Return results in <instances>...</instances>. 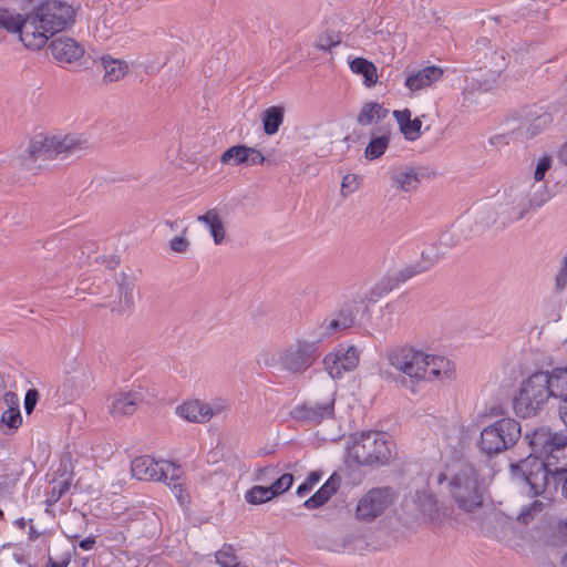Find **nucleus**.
Masks as SVG:
<instances>
[{"label": "nucleus", "mask_w": 567, "mask_h": 567, "mask_svg": "<svg viewBox=\"0 0 567 567\" xmlns=\"http://www.w3.org/2000/svg\"><path fill=\"white\" fill-rule=\"evenodd\" d=\"M548 199L549 193L544 185L522 183L511 186L493 207L478 212L476 224L483 229L492 226L505 227L522 219L532 208L540 207Z\"/></svg>", "instance_id": "obj_1"}, {"label": "nucleus", "mask_w": 567, "mask_h": 567, "mask_svg": "<svg viewBox=\"0 0 567 567\" xmlns=\"http://www.w3.org/2000/svg\"><path fill=\"white\" fill-rule=\"evenodd\" d=\"M75 10L60 0H49L24 17L21 42L31 50L42 49L49 38L74 22Z\"/></svg>", "instance_id": "obj_2"}, {"label": "nucleus", "mask_w": 567, "mask_h": 567, "mask_svg": "<svg viewBox=\"0 0 567 567\" xmlns=\"http://www.w3.org/2000/svg\"><path fill=\"white\" fill-rule=\"evenodd\" d=\"M511 467L514 475L522 474L534 495L544 493L549 485V476L556 485V481L567 474V439L561 437L544 458L530 454Z\"/></svg>", "instance_id": "obj_3"}, {"label": "nucleus", "mask_w": 567, "mask_h": 567, "mask_svg": "<svg viewBox=\"0 0 567 567\" xmlns=\"http://www.w3.org/2000/svg\"><path fill=\"white\" fill-rule=\"evenodd\" d=\"M388 360L396 371L415 381H443L451 379L454 371L449 359L410 347L391 350Z\"/></svg>", "instance_id": "obj_4"}, {"label": "nucleus", "mask_w": 567, "mask_h": 567, "mask_svg": "<svg viewBox=\"0 0 567 567\" xmlns=\"http://www.w3.org/2000/svg\"><path fill=\"white\" fill-rule=\"evenodd\" d=\"M89 147L86 138L80 134L51 135L38 134L29 144L17 150L12 156L16 166L31 169L35 162L68 157L78 154Z\"/></svg>", "instance_id": "obj_5"}, {"label": "nucleus", "mask_w": 567, "mask_h": 567, "mask_svg": "<svg viewBox=\"0 0 567 567\" xmlns=\"http://www.w3.org/2000/svg\"><path fill=\"white\" fill-rule=\"evenodd\" d=\"M320 346L318 340L308 332L305 336L297 337L290 343L280 349L272 363L266 361L267 365H274L279 371L290 375H301L306 373L320 358Z\"/></svg>", "instance_id": "obj_6"}, {"label": "nucleus", "mask_w": 567, "mask_h": 567, "mask_svg": "<svg viewBox=\"0 0 567 567\" xmlns=\"http://www.w3.org/2000/svg\"><path fill=\"white\" fill-rule=\"evenodd\" d=\"M133 477L141 481H164L181 504L187 502L182 470L169 461H155L148 455L134 458L131 463Z\"/></svg>", "instance_id": "obj_7"}, {"label": "nucleus", "mask_w": 567, "mask_h": 567, "mask_svg": "<svg viewBox=\"0 0 567 567\" xmlns=\"http://www.w3.org/2000/svg\"><path fill=\"white\" fill-rule=\"evenodd\" d=\"M484 484L472 464H462L449 478V493L456 506L474 512L483 504Z\"/></svg>", "instance_id": "obj_8"}, {"label": "nucleus", "mask_w": 567, "mask_h": 567, "mask_svg": "<svg viewBox=\"0 0 567 567\" xmlns=\"http://www.w3.org/2000/svg\"><path fill=\"white\" fill-rule=\"evenodd\" d=\"M551 393L546 371H537L522 381L518 392L513 398V409L519 417L537 415L547 404Z\"/></svg>", "instance_id": "obj_9"}, {"label": "nucleus", "mask_w": 567, "mask_h": 567, "mask_svg": "<svg viewBox=\"0 0 567 567\" xmlns=\"http://www.w3.org/2000/svg\"><path fill=\"white\" fill-rule=\"evenodd\" d=\"M392 442L383 432H362L355 436L348 447L351 461L359 465L385 464L392 456Z\"/></svg>", "instance_id": "obj_10"}, {"label": "nucleus", "mask_w": 567, "mask_h": 567, "mask_svg": "<svg viewBox=\"0 0 567 567\" xmlns=\"http://www.w3.org/2000/svg\"><path fill=\"white\" fill-rule=\"evenodd\" d=\"M520 436V425L514 419H501L481 432L480 449L488 456L512 447Z\"/></svg>", "instance_id": "obj_11"}, {"label": "nucleus", "mask_w": 567, "mask_h": 567, "mask_svg": "<svg viewBox=\"0 0 567 567\" xmlns=\"http://www.w3.org/2000/svg\"><path fill=\"white\" fill-rule=\"evenodd\" d=\"M501 73L493 70H476L464 76L462 87L463 105L484 107V96L499 86Z\"/></svg>", "instance_id": "obj_12"}, {"label": "nucleus", "mask_w": 567, "mask_h": 567, "mask_svg": "<svg viewBox=\"0 0 567 567\" xmlns=\"http://www.w3.org/2000/svg\"><path fill=\"white\" fill-rule=\"evenodd\" d=\"M394 492L390 487H375L368 491L355 507V517L361 522H372L381 516L394 502Z\"/></svg>", "instance_id": "obj_13"}, {"label": "nucleus", "mask_w": 567, "mask_h": 567, "mask_svg": "<svg viewBox=\"0 0 567 567\" xmlns=\"http://www.w3.org/2000/svg\"><path fill=\"white\" fill-rule=\"evenodd\" d=\"M334 412V390L321 402H305L295 406L291 416L297 421L319 423L322 420L331 419Z\"/></svg>", "instance_id": "obj_14"}, {"label": "nucleus", "mask_w": 567, "mask_h": 567, "mask_svg": "<svg viewBox=\"0 0 567 567\" xmlns=\"http://www.w3.org/2000/svg\"><path fill=\"white\" fill-rule=\"evenodd\" d=\"M359 360V350L355 347L340 348L324 357L323 368L332 379H340L344 372L354 370Z\"/></svg>", "instance_id": "obj_15"}, {"label": "nucleus", "mask_w": 567, "mask_h": 567, "mask_svg": "<svg viewBox=\"0 0 567 567\" xmlns=\"http://www.w3.org/2000/svg\"><path fill=\"white\" fill-rule=\"evenodd\" d=\"M292 483V474L285 473L279 475V477L269 485H256L251 487L247 491L245 498L250 504H262L288 491Z\"/></svg>", "instance_id": "obj_16"}, {"label": "nucleus", "mask_w": 567, "mask_h": 567, "mask_svg": "<svg viewBox=\"0 0 567 567\" xmlns=\"http://www.w3.org/2000/svg\"><path fill=\"white\" fill-rule=\"evenodd\" d=\"M405 87L415 93L425 90L439 82L443 76V70L439 66L429 65L419 70L405 69Z\"/></svg>", "instance_id": "obj_17"}, {"label": "nucleus", "mask_w": 567, "mask_h": 567, "mask_svg": "<svg viewBox=\"0 0 567 567\" xmlns=\"http://www.w3.org/2000/svg\"><path fill=\"white\" fill-rule=\"evenodd\" d=\"M143 400L141 391L117 392L111 398L109 412L113 417L132 415Z\"/></svg>", "instance_id": "obj_18"}, {"label": "nucleus", "mask_w": 567, "mask_h": 567, "mask_svg": "<svg viewBox=\"0 0 567 567\" xmlns=\"http://www.w3.org/2000/svg\"><path fill=\"white\" fill-rule=\"evenodd\" d=\"M422 176L421 169L413 166H396L390 171L392 186L404 193L414 192L420 186Z\"/></svg>", "instance_id": "obj_19"}, {"label": "nucleus", "mask_w": 567, "mask_h": 567, "mask_svg": "<svg viewBox=\"0 0 567 567\" xmlns=\"http://www.w3.org/2000/svg\"><path fill=\"white\" fill-rule=\"evenodd\" d=\"M553 123V116L548 112L530 114L529 117L519 124L515 135L519 140H529L544 132Z\"/></svg>", "instance_id": "obj_20"}, {"label": "nucleus", "mask_w": 567, "mask_h": 567, "mask_svg": "<svg viewBox=\"0 0 567 567\" xmlns=\"http://www.w3.org/2000/svg\"><path fill=\"white\" fill-rule=\"evenodd\" d=\"M50 48L54 59L61 63H72L84 53L83 48L70 38H56L51 42Z\"/></svg>", "instance_id": "obj_21"}, {"label": "nucleus", "mask_w": 567, "mask_h": 567, "mask_svg": "<svg viewBox=\"0 0 567 567\" xmlns=\"http://www.w3.org/2000/svg\"><path fill=\"white\" fill-rule=\"evenodd\" d=\"M525 437L528 440L534 453L545 456L548 453V450H550L551 446H555L563 436L551 433L549 429L539 427L532 434L526 433Z\"/></svg>", "instance_id": "obj_22"}, {"label": "nucleus", "mask_w": 567, "mask_h": 567, "mask_svg": "<svg viewBox=\"0 0 567 567\" xmlns=\"http://www.w3.org/2000/svg\"><path fill=\"white\" fill-rule=\"evenodd\" d=\"M196 220L208 229L215 245H221L226 238L224 221L217 208H210L205 214L198 215Z\"/></svg>", "instance_id": "obj_23"}, {"label": "nucleus", "mask_w": 567, "mask_h": 567, "mask_svg": "<svg viewBox=\"0 0 567 567\" xmlns=\"http://www.w3.org/2000/svg\"><path fill=\"white\" fill-rule=\"evenodd\" d=\"M393 116L405 140L416 141L421 136L422 122L419 117L412 120V113L409 109L394 111Z\"/></svg>", "instance_id": "obj_24"}, {"label": "nucleus", "mask_w": 567, "mask_h": 567, "mask_svg": "<svg viewBox=\"0 0 567 567\" xmlns=\"http://www.w3.org/2000/svg\"><path fill=\"white\" fill-rule=\"evenodd\" d=\"M340 482V476L332 474L327 482L303 503V506L308 509H315L322 506L338 491Z\"/></svg>", "instance_id": "obj_25"}, {"label": "nucleus", "mask_w": 567, "mask_h": 567, "mask_svg": "<svg viewBox=\"0 0 567 567\" xmlns=\"http://www.w3.org/2000/svg\"><path fill=\"white\" fill-rule=\"evenodd\" d=\"M442 255L436 251L434 247L422 251V261L403 268L400 274V280L406 281L410 278L422 274L432 268L440 259Z\"/></svg>", "instance_id": "obj_26"}, {"label": "nucleus", "mask_w": 567, "mask_h": 567, "mask_svg": "<svg viewBox=\"0 0 567 567\" xmlns=\"http://www.w3.org/2000/svg\"><path fill=\"white\" fill-rule=\"evenodd\" d=\"M179 417L195 423L208 422L206 403L200 400L185 402L176 408Z\"/></svg>", "instance_id": "obj_27"}, {"label": "nucleus", "mask_w": 567, "mask_h": 567, "mask_svg": "<svg viewBox=\"0 0 567 567\" xmlns=\"http://www.w3.org/2000/svg\"><path fill=\"white\" fill-rule=\"evenodd\" d=\"M546 372L551 396L559 399L560 402L567 400V367L554 368Z\"/></svg>", "instance_id": "obj_28"}, {"label": "nucleus", "mask_w": 567, "mask_h": 567, "mask_svg": "<svg viewBox=\"0 0 567 567\" xmlns=\"http://www.w3.org/2000/svg\"><path fill=\"white\" fill-rule=\"evenodd\" d=\"M389 114V111L378 102L364 103L358 114L357 121L362 126L378 124L384 120Z\"/></svg>", "instance_id": "obj_29"}, {"label": "nucleus", "mask_w": 567, "mask_h": 567, "mask_svg": "<svg viewBox=\"0 0 567 567\" xmlns=\"http://www.w3.org/2000/svg\"><path fill=\"white\" fill-rule=\"evenodd\" d=\"M351 327V320L350 319H340V317L333 318L329 321L324 320L322 323H320L317 328L311 330L309 333L313 337L315 340H318V343L320 344L321 341L333 333L338 332L339 330H343Z\"/></svg>", "instance_id": "obj_30"}, {"label": "nucleus", "mask_w": 567, "mask_h": 567, "mask_svg": "<svg viewBox=\"0 0 567 567\" xmlns=\"http://www.w3.org/2000/svg\"><path fill=\"white\" fill-rule=\"evenodd\" d=\"M391 135L389 131L382 130L380 134L373 133L364 150V156L369 161L380 158L389 147Z\"/></svg>", "instance_id": "obj_31"}, {"label": "nucleus", "mask_w": 567, "mask_h": 567, "mask_svg": "<svg viewBox=\"0 0 567 567\" xmlns=\"http://www.w3.org/2000/svg\"><path fill=\"white\" fill-rule=\"evenodd\" d=\"M101 64L104 69V80L107 82L120 81L130 70V66L125 61L113 59L111 56L101 58Z\"/></svg>", "instance_id": "obj_32"}, {"label": "nucleus", "mask_w": 567, "mask_h": 567, "mask_svg": "<svg viewBox=\"0 0 567 567\" xmlns=\"http://www.w3.org/2000/svg\"><path fill=\"white\" fill-rule=\"evenodd\" d=\"M350 70L363 76L365 86L371 87L378 82V72L375 65L363 58H355L349 63Z\"/></svg>", "instance_id": "obj_33"}, {"label": "nucleus", "mask_w": 567, "mask_h": 567, "mask_svg": "<svg viewBox=\"0 0 567 567\" xmlns=\"http://www.w3.org/2000/svg\"><path fill=\"white\" fill-rule=\"evenodd\" d=\"M284 109L281 106H271L267 109L262 116L264 131L268 135H274L278 132L284 122Z\"/></svg>", "instance_id": "obj_34"}, {"label": "nucleus", "mask_w": 567, "mask_h": 567, "mask_svg": "<svg viewBox=\"0 0 567 567\" xmlns=\"http://www.w3.org/2000/svg\"><path fill=\"white\" fill-rule=\"evenodd\" d=\"M248 146L235 145L227 148L220 156V162L226 165H247Z\"/></svg>", "instance_id": "obj_35"}, {"label": "nucleus", "mask_w": 567, "mask_h": 567, "mask_svg": "<svg viewBox=\"0 0 567 567\" xmlns=\"http://www.w3.org/2000/svg\"><path fill=\"white\" fill-rule=\"evenodd\" d=\"M22 24H24V18H21V16L14 17L9 11L0 8V29L19 33L21 40Z\"/></svg>", "instance_id": "obj_36"}, {"label": "nucleus", "mask_w": 567, "mask_h": 567, "mask_svg": "<svg viewBox=\"0 0 567 567\" xmlns=\"http://www.w3.org/2000/svg\"><path fill=\"white\" fill-rule=\"evenodd\" d=\"M22 424V416L20 410H4L0 416V429L3 433L8 434L20 427Z\"/></svg>", "instance_id": "obj_37"}, {"label": "nucleus", "mask_w": 567, "mask_h": 567, "mask_svg": "<svg viewBox=\"0 0 567 567\" xmlns=\"http://www.w3.org/2000/svg\"><path fill=\"white\" fill-rule=\"evenodd\" d=\"M341 43V37L332 31H326L321 33L316 40V48L321 51H330L332 48L338 47Z\"/></svg>", "instance_id": "obj_38"}, {"label": "nucleus", "mask_w": 567, "mask_h": 567, "mask_svg": "<svg viewBox=\"0 0 567 567\" xmlns=\"http://www.w3.org/2000/svg\"><path fill=\"white\" fill-rule=\"evenodd\" d=\"M416 504L420 508V511L424 514V515H427V516H433L434 513H435V498L434 496L426 492V491H423L421 493H416Z\"/></svg>", "instance_id": "obj_39"}, {"label": "nucleus", "mask_w": 567, "mask_h": 567, "mask_svg": "<svg viewBox=\"0 0 567 567\" xmlns=\"http://www.w3.org/2000/svg\"><path fill=\"white\" fill-rule=\"evenodd\" d=\"M551 166V157L548 155H543L536 165L535 172H534V183H526L527 185H546L543 182L545 174L548 172V169Z\"/></svg>", "instance_id": "obj_40"}, {"label": "nucleus", "mask_w": 567, "mask_h": 567, "mask_svg": "<svg viewBox=\"0 0 567 567\" xmlns=\"http://www.w3.org/2000/svg\"><path fill=\"white\" fill-rule=\"evenodd\" d=\"M120 305L123 313L132 310L134 306V288L128 284L120 286Z\"/></svg>", "instance_id": "obj_41"}, {"label": "nucleus", "mask_w": 567, "mask_h": 567, "mask_svg": "<svg viewBox=\"0 0 567 567\" xmlns=\"http://www.w3.org/2000/svg\"><path fill=\"white\" fill-rule=\"evenodd\" d=\"M216 563L221 567H233L236 565H240L237 561V558L234 554V549L231 546H224L220 550H218L215 555Z\"/></svg>", "instance_id": "obj_42"}, {"label": "nucleus", "mask_w": 567, "mask_h": 567, "mask_svg": "<svg viewBox=\"0 0 567 567\" xmlns=\"http://www.w3.org/2000/svg\"><path fill=\"white\" fill-rule=\"evenodd\" d=\"M229 402L225 399L218 398L212 401V403H206V410L208 413V421L214 417L218 416L229 410Z\"/></svg>", "instance_id": "obj_43"}, {"label": "nucleus", "mask_w": 567, "mask_h": 567, "mask_svg": "<svg viewBox=\"0 0 567 567\" xmlns=\"http://www.w3.org/2000/svg\"><path fill=\"white\" fill-rule=\"evenodd\" d=\"M186 231H187V228H184V229L182 230V235H181V236L174 237V238L169 241V248H171L174 252L184 254V252H186V251H187V249L189 248L190 243H189V240L185 237Z\"/></svg>", "instance_id": "obj_44"}, {"label": "nucleus", "mask_w": 567, "mask_h": 567, "mask_svg": "<svg viewBox=\"0 0 567 567\" xmlns=\"http://www.w3.org/2000/svg\"><path fill=\"white\" fill-rule=\"evenodd\" d=\"M321 474L318 472H312L308 476L307 481L303 482L301 485L298 486L296 493L299 497H303L306 494H308L312 487L320 481Z\"/></svg>", "instance_id": "obj_45"}, {"label": "nucleus", "mask_w": 567, "mask_h": 567, "mask_svg": "<svg viewBox=\"0 0 567 567\" xmlns=\"http://www.w3.org/2000/svg\"><path fill=\"white\" fill-rule=\"evenodd\" d=\"M359 187V177L354 174H348L342 178L341 193L343 196H348L357 190Z\"/></svg>", "instance_id": "obj_46"}, {"label": "nucleus", "mask_w": 567, "mask_h": 567, "mask_svg": "<svg viewBox=\"0 0 567 567\" xmlns=\"http://www.w3.org/2000/svg\"><path fill=\"white\" fill-rule=\"evenodd\" d=\"M278 474H279V472H278L277 467L267 466V467L258 470L256 480L264 484H269L271 481L275 482V480L279 477Z\"/></svg>", "instance_id": "obj_47"}, {"label": "nucleus", "mask_w": 567, "mask_h": 567, "mask_svg": "<svg viewBox=\"0 0 567 567\" xmlns=\"http://www.w3.org/2000/svg\"><path fill=\"white\" fill-rule=\"evenodd\" d=\"M557 290H564L567 286V256L563 259L560 268L555 277Z\"/></svg>", "instance_id": "obj_48"}, {"label": "nucleus", "mask_w": 567, "mask_h": 567, "mask_svg": "<svg viewBox=\"0 0 567 567\" xmlns=\"http://www.w3.org/2000/svg\"><path fill=\"white\" fill-rule=\"evenodd\" d=\"M39 393L35 389H30L25 393L24 398V410L27 414H31L37 402H38Z\"/></svg>", "instance_id": "obj_49"}, {"label": "nucleus", "mask_w": 567, "mask_h": 567, "mask_svg": "<svg viewBox=\"0 0 567 567\" xmlns=\"http://www.w3.org/2000/svg\"><path fill=\"white\" fill-rule=\"evenodd\" d=\"M265 161H266V157L261 154L260 151L248 146L247 165H251V166L259 165V164H264Z\"/></svg>", "instance_id": "obj_50"}, {"label": "nucleus", "mask_w": 567, "mask_h": 567, "mask_svg": "<svg viewBox=\"0 0 567 567\" xmlns=\"http://www.w3.org/2000/svg\"><path fill=\"white\" fill-rule=\"evenodd\" d=\"M358 312H359V308L357 305H347L340 309L338 317H340V319H346V318L350 319L351 326H352Z\"/></svg>", "instance_id": "obj_51"}, {"label": "nucleus", "mask_w": 567, "mask_h": 567, "mask_svg": "<svg viewBox=\"0 0 567 567\" xmlns=\"http://www.w3.org/2000/svg\"><path fill=\"white\" fill-rule=\"evenodd\" d=\"M2 401L6 405V410H20L19 398L16 393L8 391L3 394Z\"/></svg>", "instance_id": "obj_52"}, {"label": "nucleus", "mask_w": 567, "mask_h": 567, "mask_svg": "<svg viewBox=\"0 0 567 567\" xmlns=\"http://www.w3.org/2000/svg\"><path fill=\"white\" fill-rule=\"evenodd\" d=\"M532 511H542V503H539V502H534V503H533V505H532L530 507H528V508H524V509L519 513V515H518L517 519H518L520 523H523V524H528V523H529V520L532 519V517H530V512H532Z\"/></svg>", "instance_id": "obj_53"}, {"label": "nucleus", "mask_w": 567, "mask_h": 567, "mask_svg": "<svg viewBox=\"0 0 567 567\" xmlns=\"http://www.w3.org/2000/svg\"><path fill=\"white\" fill-rule=\"evenodd\" d=\"M454 231H447L441 235L439 243L441 246L453 247L457 244V239H454Z\"/></svg>", "instance_id": "obj_54"}, {"label": "nucleus", "mask_w": 567, "mask_h": 567, "mask_svg": "<svg viewBox=\"0 0 567 567\" xmlns=\"http://www.w3.org/2000/svg\"><path fill=\"white\" fill-rule=\"evenodd\" d=\"M557 534L558 536L567 540V519L558 520Z\"/></svg>", "instance_id": "obj_55"}, {"label": "nucleus", "mask_w": 567, "mask_h": 567, "mask_svg": "<svg viewBox=\"0 0 567 567\" xmlns=\"http://www.w3.org/2000/svg\"><path fill=\"white\" fill-rule=\"evenodd\" d=\"M95 544L94 537H87L79 543V547L83 550H91Z\"/></svg>", "instance_id": "obj_56"}, {"label": "nucleus", "mask_w": 567, "mask_h": 567, "mask_svg": "<svg viewBox=\"0 0 567 567\" xmlns=\"http://www.w3.org/2000/svg\"><path fill=\"white\" fill-rule=\"evenodd\" d=\"M559 159L567 165V142L561 145L558 152Z\"/></svg>", "instance_id": "obj_57"}, {"label": "nucleus", "mask_w": 567, "mask_h": 567, "mask_svg": "<svg viewBox=\"0 0 567 567\" xmlns=\"http://www.w3.org/2000/svg\"><path fill=\"white\" fill-rule=\"evenodd\" d=\"M385 310L389 312H394L400 310V302H390L385 306Z\"/></svg>", "instance_id": "obj_58"}, {"label": "nucleus", "mask_w": 567, "mask_h": 567, "mask_svg": "<svg viewBox=\"0 0 567 567\" xmlns=\"http://www.w3.org/2000/svg\"><path fill=\"white\" fill-rule=\"evenodd\" d=\"M165 225L172 230L175 231L179 228L178 220H166Z\"/></svg>", "instance_id": "obj_59"}, {"label": "nucleus", "mask_w": 567, "mask_h": 567, "mask_svg": "<svg viewBox=\"0 0 567 567\" xmlns=\"http://www.w3.org/2000/svg\"><path fill=\"white\" fill-rule=\"evenodd\" d=\"M493 413H494V415H502V414H504V410L501 406H497V408L493 409Z\"/></svg>", "instance_id": "obj_60"}, {"label": "nucleus", "mask_w": 567, "mask_h": 567, "mask_svg": "<svg viewBox=\"0 0 567 567\" xmlns=\"http://www.w3.org/2000/svg\"><path fill=\"white\" fill-rule=\"evenodd\" d=\"M47 567H65V564L62 565V564L50 560Z\"/></svg>", "instance_id": "obj_61"}, {"label": "nucleus", "mask_w": 567, "mask_h": 567, "mask_svg": "<svg viewBox=\"0 0 567 567\" xmlns=\"http://www.w3.org/2000/svg\"><path fill=\"white\" fill-rule=\"evenodd\" d=\"M560 567H567V554L561 557Z\"/></svg>", "instance_id": "obj_62"}, {"label": "nucleus", "mask_w": 567, "mask_h": 567, "mask_svg": "<svg viewBox=\"0 0 567 567\" xmlns=\"http://www.w3.org/2000/svg\"><path fill=\"white\" fill-rule=\"evenodd\" d=\"M81 374H82V377H83L84 379H87V375H86V371H85V370H82V371H81Z\"/></svg>", "instance_id": "obj_63"}, {"label": "nucleus", "mask_w": 567, "mask_h": 567, "mask_svg": "<svg viewBox=\"0 0 567 567\" xmlns=\"http://www.w3.org/2000/svg\"><path fill=\"white\" fill-rule=\"evenodd\" d=\"M0 515H2V512L0 511Z\"/></svg>", "instance_id": "obj_64"}]
</instances>
